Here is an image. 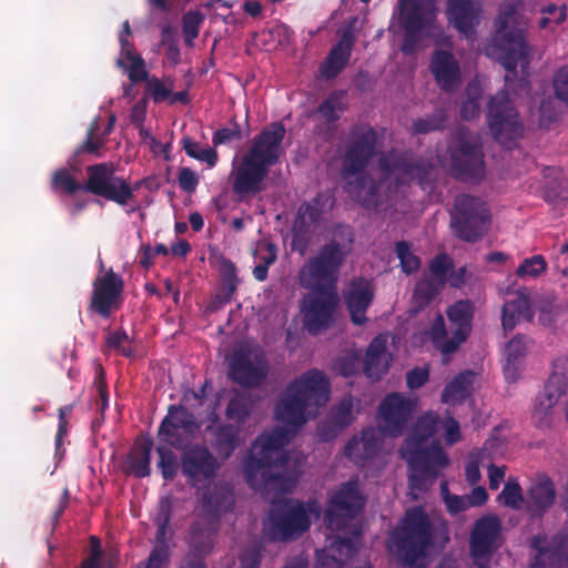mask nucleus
I'll use <instances>...</instances> for the list:
<instances>
[{
	"label": "nucleus",
	"mask_w": 568,
	"mask_h": 568,
	"mask_svg": "<svg viewBox=\"0 0 568 568\" xmlns=\"http://www.w3.org/2000/svg\"><path fill=\"white\" fill-rule=\"evenodd\" d=\"M547 268L546 260L542 255L537 254L525 258L516 270V275L520 278L537 277Z\"/></svg>",
	"instance_id": "864d4df0"
},
{
	"label": "nucleus",
	"mask_w": 568,
	"mask_h": 568,
	"mask_svg": "<svg viewBox=\"0 0 568 568\" xmlns=\"http://www.w3.org/2000/svg\"><path fill=\"white\" fill-rule=\"evenodd\" d=\"M450 173L460 181L480 180L485 164L480 139L466 128H459L448 144Z\"/></svg>",
	"instance_id": "1a4fd4ad"
},
{
	"label": "nucleus",
	"mask_w": 568,
	"mask_h": 568,
	"mask_svg": "<svg viewBox=\"0 0 568 568\" xmlns=\"http://www.w3.org/2000/svg\"><path fill=\"white\" fill-rule=\"evenodd\" d=\"M534 315L529 297L524 293H518L516 298L504 304L501 324L505 331H511L520 320L531 322Z\"/></svg>",
	"instance_id": "f704fd0d"
},
{
	"label": "nucleus",
	"mask_w": 568,
	"mask_h": 568,
	"mask_svg": "<svg viewBox=\"0 0 568 568\" xmlns=\"http://www.w3.org/2000/svg\"><path fill=\"white\" fill-rule=\"evenodd\" d=\"M487 124L494 139L507 149L523 136V124L509 94L501 90L493 95L488 103Z\"/></svg>",
	"instance_id": "9b49d317"
},
{
	"label": "nucleus",
	"mask_w": 568,
	"mask_h": 568,
	"mask_svg": "<svg viewBox=\"0 0 568 568\" xmlns=\"http://www.w3.org/2000/svg\"><path fill=\"white\" fill-rule=\"evenodd\" d=\"M378 168L385 181L394 180L397 185L417 181L423 187L428 181L432 170V165L424 160H417L395 151L383 154L378 160Z\"/></svg>",
	"instance_id": "4468645a"
},
{
	"label": "nucleus",
	"mask_w": 568,
	"mask_h": 568,
	"mask_svg": "<svg viewBox=\"0 0 568 568\" xmlns=\"http://www.w3.org/2000/svg\"><path fill=\"white\" fill-rule=\"evenodd\" d=\"M268 361L260 346H241L229 359V378L244 388H257L267 378Z\"/></svg>",
	"instance_id": "ddd939ff"
},
{
	"label": "nucleus",
	"mask_w": 568,
	"mask_h": 568,
	"mask_svg": "<svg viewBox=\"0 0 568 568\" xmlns=\"http://www.w3.org/2000/svg\"><path fill=\"white\" fill-rule=\"evenodd\" d=\"M181 144L182 149L190 158L205 162L210 168L216 165L219 155L214 149H201L200 144L190 136H183L181 140Z\"/></svg>",
	"instance_id": "a18cd8bd"
},
{
	"label": "nucleus",
	"mask_w": 568,
	"mask_h": 568,
	"mask_svg": "<svg viewBox=\"0 0 568 568\" xmlns=\"http://www.w3.org/2000/svg\"><path fill=\"white\" fill-rule=\"evenodd\" d=\"M378 136L368 124L354 125L348 134L342 158L341 175L345 181L344 191L365 209L381 204V182L363 174L377 152Z\"/></svg>",
	"instance_id": "f03ea898"
},
{
	"label": "nucleus",
	"mask_w": 568,
	"mask_h": 568,
	"mask_svg": "<svg viewBox=\"0 0 568 568\" xmlns=\"http://www.w3.org/2000/svg\"><path fill=\"white\" fill-rule=\"evenodd\" d=\"M363 507L364 501L357 484L349 480L342 484L329 498L324 513V523L328 529L337 532L346 530L345 535H336L334 544L338 551L345 548L347 557H352L357 551L361 541V528L353 520Z\"/></svg>",
	"instance_id": "0eeeda50"
},
{
	"label": "nucleus",
	"mask_w": 568,
	"mask_h": 568,
	"mask_svg": "<svg viewBox=\"0 0 568 568\" xmlns=\"http://www.w3.org/2000/svg\"><path fill=\"white\" fill-rule=\"evenodd\" d=\"M99 122L94 120L88 128L85 141L77 149V154L90 153L100 155V150L105 144V139L99 134Z\"/></svg>",
	"instance_id": "8fccbe9b"
},
{
	"label": "nucleus",
	"mask_w": 568,
	"mask_h": 568,
	"mask_svg": "<svg viewBox=\"0 0 568 568\" xmlns=\"http://www.w3.org/2000/svg\"><path fill=\"white\" fill-rule=\"evenodd\" d=\"M195 425L194 415L183 405H170L166 416L158 429V438L162 443L179 446L178 430L191 429Z\"/></svg>",
	"instance_id": "bb28decb"
},
{
	"label": "nucleus",
	"mask_w": 568,
	"mask_h": 568,
	"mask_svg": "<svg viewBox=\"0 0 568 568\" xmlns=\"http://www.w3.org/2000/svg\"><path fill=\"white\" fill-rule=\"evenodd\" d=\"M527 344L525 337L517 335L513 337L505 347L506 365L504 367L505 376L510 379V373L515 369L516 363L526 355Z\"/></svg>",
	"instance_id": "49530a36"
},
{
	"label": "nucleus",
	"mask_w": 568,
	"mask_h": 568,
	"mask_svg": "<svg viewBox=\"0 0 568 568\" xmlns=\"http://www.w3.org/2000/svg\"><path fill=\"white\" fill-rule=\"evenodd\" d=\"M453 268L452 258L446 253L437 254L429 262V275L433 278H440L446 284L447 273Z\"/></svg>",
	"instance_id": "13d9d810"
},
{
	"label": "nucleus",
	"mask_w": 568,
	"mask_h": 568,
	"mask_svg": "<svg viewBox=\"0 0 568 568\" xmlns=\"http://www.w3.org/2000/svg\"><path fill=\"white\" fill-rule=\"evenodd\" d=\"M399 22L404 29L400 50L413 54L422 40V32L436 20V0H399Z\"/></svg>",
	"instance_id": "f8f14e48"
},
{
	"label": "nucleus",
	"mask_w": 568,
	"mask_h": 568,
	"mask_svg": "<svg viewBox=\"0 0 568 568\" xmlns=\"http://www.w3.org/2000/svg\"><path fill=\"white\" fill-rule=\"evenodd\" d=\"M544 538L535 536L531 546L539 555H551L557 561L556 568H568V529L557 532L549 545H542Z\"/></svg>",
	"instance_id": "c9c22d12"
},
{
	"label": "nucleus",
	"mask_w": 568,
	"mask_h": 568,
	"mask_svg": "<svg viewBox=\"0 0 568 568\" xmlns=\"http://www.w3.org/2000/svg\"><path fill=\"white\" fill-rule=\"evenodd\" d=\"M354 403L352 396L344 397L333 406L327 418L318 426L317 435L323 442L334 439L344 428L354 420Z\"/></svg>",
	"instance_id": "cd10ccee"
},
{
	"label": "nucleus",
	"mask_w": 568,
	"mask_h": 568,
	"mask_svg": "<svg viewBox=\"0 0 568 568\" xmlns=\"http://www.w3.org/2000/svg\"><path fill=\"white\" fill-rule=\"evenodd\" d=\"M271 521L281 540H290L308 530L311 520L302 503L293 505L286 500L270 514Z\"/></svg>",
	"instance_id": "412c9836"
},
{
	"label": "nucleus",
	"mask_w": 568,
	"mask_h": 568,
	"mask_svg": "<svg viewBox=\"0 0 568 568\" xmlns=\"http://www.w3.org/2000/svg\"><path fill=\"white\" fill-rule=\"evenodd\" d=\"M124 281L122 276L109 268L103 275H98L92 282V293L88 308L102 318H110L123 303Z\"/></svg>",
	"instance_id": "2eb2a0df"
},
{
	"label": "nucleus",
	"mask_w": 568,
	"mask_h": 568,
	"mask_svg": "<svg viewBox=\"0 0 568 568\" xmlns=\"http://www.w3.org/2000/svg\"><path fill=\"white\" fill-rule=\"evenodd\" d=\"M400 455L412 470L427 474L430 479H435L439 474V469L449 464L447 454L436 439L428 446L423 444L400 447Z\"/></svg>",
	"instance_id": "aec40b11"
},
{
	"label": "nucleus",
	"mask_w": 568,
	"mask_h": 568,
	"mask_svg": "<svg viewBox=\"0 0 568 568\" xmlns=\"http://www.w3.org/2000/svg\"><path fill=\"white\" fill-rule=\"evenodd\" d=\"M556 97L568 104V64L561 67L554 77Z\"/></svg>",
	"instance_id": "774afa93"
},
{
	"label": "nucleus",
	"mask_w": 568,
	"mask_h": 568,
	"mask_svg": "<svg viewBox=\"0 0 568 568\" xmlns=\"http://www.w3.org/2000/svg\"><path fill=\"white\" fill-rule=\"evenodd\" d=\"M242 130L236 121L232 128H221L213 133L212 143L214 146L230 143L234 140H242Z\"/></svg>",
	"instance_id": "69168bd1"
},
{
	"label": "nucleus",
	"mask_w": 568,
	"mask_h": 568,
	"mask_svg": "<svg viewBox=\"0 0 568 568\" xmlns=\"http://www.w3.org/2000/svg\"><path fill=\"white\" fill-rule=\"evenodd\" d=\"M213 443L212 447L222 459L232 456L239 446V429L231 424H222L212 429Z\"/></svg>",
	"instance_id": "58836bf2"
},
{
	"label": "nucleus",
	"mask_w": 568,
	"mask_h": 568,
	"mask_svg": "<svg viewBox=\"0 0 568 568\" xmlns=\"http://www.w3.org/2000/svg\"><path fill=\"white\" fill-rule=\"evenodd\" d=\"M153 440L149 436L138 438L132 446L126 460V471L136 478H144L151 474V452Z\"/></svg>",
	"instance_id": "473e14b6"
},
{
	"label": "nucleus",
	"mask_w": 568,
	"mask_h": 568,
	"mask_svg": "<svg viewBox=\"0 0 568 568\" xmlns=\"http://www.w3.org/2000/svg\"><path fill=\"white\" fill-rule=\"evenodd\" d=\"M414 410V402L399 393L388 394L378 406V426L392 437L406 429Z\"/></svg>",
	"instance_id": "6ab92c4d"
},
{
	"label": "nucleus",
	"mask_w": 568,
	"mask_h": 568,
	"mask_svg": "<svg viewBox=\"0 0 568 568\" xmlns=\"http://www.w3.org/2000/svg\"><path fill=\"white\" fill-rule=\"evenodd\" d=\"M285 133L282 122H273L254 136L232 172V190L235 194L255 195L262 191L270 169L280 162Z\"/></svg>",
	"instance_id": "20e7f679"
},
{
	"label": "nucleus",
	"mask_w": 568,
	"mask_h": 568,
	"mask_svg": "<svg viewBox=\"0 0 568 568\" xmlns=\"http://www.w3.org/2000/svg\"><path fill=\"white\" fill-rule=\"evenodd\" d=\"M358 443L363 448L364 455L368 459H373L381 449V439L376 429L368 427L362 430Z\"/></svg>",
	"instance_id": "4d7b16f0"
},
{
	"label": "nucleus",
	"mask_w": 568,
	"mask_h": 568,
	"mask_svg": "<svg viewBox=\"0 0 568 568\" xmlns=\"http://www.w3.org/2000/svg\"><path fill=\"white\" fill-rule=\"evenodd\" d=\"M475 373L464 371L456 375L444 388L442 400L447 404L463 403L471 393Z\"/></svg>",
	"instance_id": "e433bc0d"
},
{
	"label": "nucleus",
	"mask_w": 568,
	"mask_h": 568,
	"mask_svg": "<svg viewBox=\"0 0 568 568\" xmlns=\"http://www.w3.org/2000/svg\"><path fill=\"white\" fill-rule=\"evenodd\" d=\"M444 281L425 275L415 286L414 302L418 307H425L444 288Z\"/></svg>",
	"instance_id": "79ce46f5"
},
{
	"label": "nucleus",
	"mask_w": 568,
	"mask_h": 568,
	"mask_svg": "<svg viewBox=\"0 0 568 568\" xmlns=\"http://www.w3.org/2000/svg\"><path fill=\"white\" fill-rule=\"evenodd\" d=\"M356 42L353 24L339 30V39L332 47L327 57L320 65V73L326 80L335 79L348 64Z\"/></svg>",
	"instance_id": "5701e85b"
},
{
	"label": "nucleus",
	"mask_w": 568,
	"mask_h": 568,
	"mask_svg": "<svg viewBox=\"0 0 568 568\" xmlns=\"http://www.w3.org/2000/svg\"><path fill=\"white\" fill-rule=\"evenodd\" d=\"M146 92L154 103H161L172 95V89L166 88L163 82L155 77L148 80Z\"/></svg>",
	"instance_id": "338daca9"
},
{
	"label": "nucleus",
	"mask_w": 568,
	"mask_h": 568,
	"mask_svg": "<svg viewBox=\"0 0 568 568\" xmlns=\"http://www.w3.org/2000/svg\"><path fill=\"white\" fill-rule=\"evenodd\" d=\"M219 526L220 524L196 515L195 521L191 525L189 536V545L197 557L196 559H202L213 550Z\"/></svg>",
	"instance_id": "2f4dec72"
},
{
	"label": "nucleus",
	"mask_w": 568,
	"mask_h": 568,
	"mask_svg": "<svg viewBox=\"0 0 568 568\" xmlns=\"http://www.w3.org/2000/svg\"><path fill=\"white\" fill-rule=\"evenodd\" d=\"M353 242L352 227L338 225L335 236L322 245L300 272L302 286L312 291L302 306L303 323L311 335L327 329L334 320L338 304L336 282Z\"/></svg>",
	"instance_id": "f257e3e1"
},
{
	"label": "nucleus",
	"mask_w": 568,
	"mask_h": 568,
	"mask_svg": "<svg viewBox=\"0 0 568 568\" xmlns=\"http://www.w3.org/2000/svg\"><path fill=\"white\" fill-rule=\"evenodd\" d=\"M233 505V493L225 487H215L203 494L199 501L196 515L220 524L222 514L232 509Z\"/></svg>",
	"instance_id": "c756f323"
},
{
	"label": "nucleus",
	"mask_w": 568,
	"mask_h": 568,
	"mask_svg": "<svg viewBox=\"0 0 568 568\" xmlns=\"http://www.w3.org/2000/svg\"><path fill=\"white\" fill-rule=\"evenodd\" d=\"M523 0H506L499 7L495 33L487 48V55L496 59L507 71L506 85L517 77V67H529L530 48L523 31L517 28V16Z\"/></svg>",
	"instance_id": "39448f33"
},
{
	"label": "nucleus",
	"mask_w": 568,
	"mask_h": 568,
	"mask_svg": "<svg viewBox=\"0 0 568 568\" xmlns=\"http://www.w3.org/2000/svg\"><path fill=\"white\" fill-rule=\"evenodd\" d=\"M87 180L83 184L78 182L70 171L65 168L55 170L52 173L50 186L55 193L72 195L78 191L91 193L100 196L106 195L110 190L105 184L104 166L102 163L87 166Z\"/></svg>",
	"instance_id": "f3484780"
},
{
	"label": "nucleus",
	"mask_w": 568,
	"mask_h": 568,
	"mask_svg": "<svg viewBox=\"0 0 568 568\" xmlns=\"http://www.w3.org/2000/svg\"><path fill=\"white\" fill-rule=\"evenodd\" d=\"M222 281V302L230 303L240 284L236 265L223 254L216 256Z\"/></svg>",
	"instance_id": "ea45409f"
},
{
	"label": "nucleus",
	"mask_w": 568,
	"mask_h": 568,
	"mask_svg": "<svg viewBox=\"0 0 568 568\" xmlns=\"http://www.w3.org/2000/svg\"><path fill=\"white\" fill-rule=\"evenodd\" d=\"M498 499L503 501V504L511 509H520L524 503L523 489L517 480L508 479L501 493L498 496Z\"/></svg>",
	"instance_id": "603ef678"
},
{
	"label": "nucleus",
	"mask_w": 568,
	"mask_h": 568,
	"mask_svg": "<svg viewBox=\"0 0 568 568\" xmlns=\"http://www.w3.org/2000/svg\"><path fill=\"white\" fill-rule=\"evenodd\" d=\"M536 307L540 325L549 327L556 323L559 311L558 306L552 301H540Z\"/></svg>",
	"instance_id": "680f3d73"
},
{
	"label": "nucleus",
	"mask_w": 568,
	"mask_h": 568,
	"mask_svg": "<svg viewBox=\"0 0 568 568\" xmlns=\"http://www.w3.org/2000/svg\"><path fill=\"white\" fill-rule=\"evenodd\" d=\"M490 212L487 204L470 194H459L454 200L450 212V226L460 240L475 243L488 231Z\"/></svg>",
	"instance_id": "9d476101"
},
{
	"label": "nucleus",
	"mask_w": 568,
	"mask_h": 568,
	"mask_svg": "<svg viewBox=\"0 0 568 568\" xmlns=\"http://www.w3.org/2000/svg\"><path fill=\"white\" fill-rule=\"evenodd\" d=\"M253 407L252 399L244 394L233 396L226 406V417L237 423H244L251 415Z\"/></svg>",
	"instance_id": "de8ad7c7"
},
{
	"label": "nucleus",
	"mask_w": 568,
	"mask_h": 568,
	"mask_svg": "<svg viewBox=\"0 0 568 568\" xmlns=\"http://www.w3.org/2000/svg\"><path fill=\"white\" fill-rule=\"evenodd\" d=\"M446 121V111L444 109H437L430 115L414 120L412 123V133L418 135L442 131L445 128Z\"/></svg>",
	"instance_id": "37998d69"
},
{
	"label": "nucleus",
	"mask_w": 568,
	"mask_h": 568,
	"mask_svg": "<svg viewBox=\"0 0 568 568\" xmlns=\"http://www.w3.org/2000/svg\"><path fill=\"white\" fill-rule=\"evenodd\" d=\"M430 72L438 87L446 91H454L460 82V68L449 51L437 49L430 58Z\"/></svg>",
	"instance_id": "a878e982"
},
{
	"label": "nucleus",
	"mask_w": 568,
	"mask_h": 568,
	"mask_svg": "<svg viewBox=\"0 0 568 568\" xmlns=\"http://www.w3.org/2000/svg\"><path fill=\"white\" fill-rule=\"evenodd\" d=\"M481 3L479 0H447L448 22L465 37H471L480 22Z\"/></svg>",
	"instance_id": "b1692460"
},
{
	"label": "nucleus",
	"mask_w": 568,
	"mask_h": 568,
	"mask_svg": "<svg viewBox=\"0 0 568 568\" xmlns=\"http://www.w3.org/2000/svg\"><path fill=\"white\" fill-rule=\"evenodd\" d=\"M329 382L318 369H310L292 382L275 407V418L300 427L329 399Z\"/></svg>",
	"instance_id": "423d86ee"
},
{
	"label": "nucleus",
	"mask_w": 568,
	"mask_h": 568,
	"mask_svg": "<svg viewBox=\"0 0 568 568\" xmlns=\"http://www.w3.org/2000/svg\"><path fill=\"white\" fill-rule=\"evenodd\" d=\"M334 200L331 191L317 193L311 201L303 202L298 206L295 220L308 226L318 224L326 210L333 206Z\"/></svg>",
	"instance_id": "72a5a7b5"
},
{
	"label": "nucleus",
	"mask_w": 568,
	"mask_h": 568,
	"mask_svg": "<svg viewBox=\"0 0 568 568\" xmlns=\"http://www.w3.org/2000/svg\"><path fill=\"white\" fill-rule=\"evenodd\" d=\"M220 467L209 448L199 444L186 448L181 457L182 473L192 484L213 479Z\"/></svg>",
	"instance_id": "4be33fe9"
},
{
	"label": "nucleus",
	"mask_w": 568,
	"mask_h": 568,
	"mask_svg": "<svg viewBox=\"0 0 568 568\" xmlns=\"http://www.w3.org/2000/svg\"><path fill=\"white\" fill-rule=\"evenodd\" d=\"M395 253L399 260L402 271L409 275L417 272L420 267V258L412 252L410 243L399 241L395 245Z\"/></svg>",
	"instance_id": "09e8293b"
},
{
	"label": "nucleus",
	"mask_w": 568,
	"mask_h": 568,
	"mask_svg": "<svg viewBox=\"0 0 568 568\" xmlns=\"http://www.w3.org/2000/svg\"><path fill=\"white\" fill-rule=\"evenodd\" d=\"M388 369L387 356H375L373 361H369L368 354L365 355L364 359V373L373 379L378 381L383 374Z\"/></svg>",
	"instance_id": "bf43d9fd"
},
{
	"label": "nucleus",
	"mask_w": 568,
	"mask_h": 568,
	"mask_svg": "<svg viewBox=\"0 0 568 568\" xmlns=\"http://www.w3.org/2000/svg\"><path fill=\"white\" fill-rule=\"evenodd\" d=\"M205 16L200 10H189L182 16V33L187 47H192L200 34Z\"/></svg>",
	"instance_id": "c03bdc74"
},
{
	"label": "nucleus",
	"mask_w": 568,
	"mask_h": 568,
	"mask_svg": "<svg viewBox=\"0 0 568 568\" xmlns=\"http://www.w3.org/2000/svg\"><path fill=\"white\" fill-rule=\"evenodd\" d=\"M449 322L456 326L455 329L466 334L471 332V323L475 314V306L470 300H459L446 311Z\"/></svg>",
	"instance_id": "a19ab883"
},
{
	"label": "nucleus",
	"mask_w": 568,
	"mask_h": 568,
	"mask_svg": "<svg viewBox=\"0 0 568 568\" xmlns=\"http://www.w3.org/2000/svg\"><path fill=\"white\" fill-rule=\"evenodd\" d=\"M500 532L501 521L497 516H481L474 523L469 536V552L474 565L488 568L493 554L499 547Z\"/></svg>",
	"instance_id": "dca6fc26"
},
{
	"label": "nucleus",
	"mask_w": 568,
	"mask_h": 568,
	"mask_svg": "<svg viewBox=\"0 0 568 568\" xmlns=\"http://www.w3.org/2000/svg\"><path fill=\"white\" fill-rule=\"evenodd\" d=\"M308 229V225L302 224L301 222L295 220L292 227V251H296L301 255H304L306 253L311 242Z\"/></svg>",
	"instance_id": "6e6d98bb"
},
{
	"label": "nucleus",
	"mask_w": 568,
	"mask_h": 568,
	"mask_svg": "<svg viewBox=\"0 0 568 568\" xmlns=\"http://www.w3.org/2000/svg\"><path fill=\"white\" fill-rule=\"evenodd\" d=\"M263 558L260 546H248L239 556V568H260Z\"/></svg>",
	"instance_id": "0e129e2a"
},
{
	"label": "nucleus",
	"mask_w": 568,
	"mask_h": 568,
	"mask_svg": "<svg viewBox=\"0 0 568 568\" xmlns=\"http://www.w3.org/2000/svg\"><path fill=\"white\" fill-rule=\"evenodd\" d=\"M440 490L447 507V510L452 515H456L463 510H466L470 506L468 505V499L466 496H458V495H449L447 484L442 483L440 484Z\"/></svg>",
	"instance_id": "e2e57ef3"
},
{
	"label": "nucleus",
	"mask_w": 568,
	"mask_h": 568,
	"mask_svg": "<svg viewBox=\"0 0 568 568\" xmlns=\"http://www.w3.org/2000/svg\"><path fill=\"white\" fill-rule=\"evenodd\" d=\"M374 295L373 285L365 277H355L351 281L344 294V302L355 325H364L367 322L366 312Z\"/></svg>",
	"instance_id": "393cba45"
},
{
	"label": "nucleus",
	"mask_w": 568,
	"mask_h": 568,
	"mask_svg": "<svg viewBox=\"0 0 568 568\" xmlns=\"http://www.w3.org/2000/svg\"><path fill=\"white\" fill-rule=\"evenodd\" d=\"M130 65L119 58L116 61L118 67L128 70V77L133 83H138L148 79V71L145 70V62L143 58H134L129 61Z\"/></svg>",
	"instance_id": "052dcab7"
},
{
	"label": "nucleus",
	"mask_w": 568,
	"mask_h": 568,
	"mask_svg": "<svg viewBox=\"0 0 568 568\" xmlns=\"http://www.w3.org/2000/svg\"><path fill=\"white\" fill-rule=\"evenodd\" d=\"M556 489L552 479L540 475L527 491L526 509L531 517L540 518L555 504Z\"/></svg>",
	"instance_id": "c85d7f7f"
},
{
	"label": "nucleus",
	"mask_w": 568,
	"mask_h": 568,
	"mask_svg": "<svg viewBox=\"0 0 568 568\" xmlns=\"http://www.w3.org/2000/svg\"><path fill=\"white\" fill-rule=\"evenodd\" d=\"M159 455L158 466L161 469V474L165 480H172L178 474L179 465L176 455L172 449L164 445L156 447Z\"/></svg>",
	"instance_id": "3c124183"
},
{
	"label": "nucleus",
	"mask_w": 568,
	"mask_h": 568,
	"mask_svg": "<svg viewBox=\"0 0 568 568\" xmlns=\"http://www.w3.org/2000/svg\"><path fill=\"white\" fill-rule=\"evenodd\" d=\"M433 524L420 506L405 510L397 527L388 537L389 551L405 566H414L418 559L426 556L433 545Z\"/></svg>",
	"instance_id": "6e6552de"
},
{
	"label": "nucleus",
	"mask_w": 568,
	"mask_h": 568,
	"mask_svg": "<svg viewBox=\"0 0 568 568\" xmlns=\"http://www.w3.org/2000/svg\"><path fill=\"white\" fill-rule=\"evenodd\" d=\"M102 165L104 166V175L106 176L105 184L111 193L101 195V197L112 201L120 206H125L130 202H133L135 200L134 192L141 187L143 181H136L131 185L128 180L115 174V169L112 163L102 162Z\"/></svg>",
	"instance_id": "7c9ffc66"
},
{
	"label": "nucleus",
	"mask_w": 568,
	"mask_h": 568,
	"mask_svg": "<svg viewBox=\"0 0 568 568\" xmlns=\"http://www.w3.org/2000/svg\"><path fill=\"white\" fill-rule=\"evenodd\" d=\"M439 422V417L433 412L420 415L402 447L426 444L436 434Z\"/></svg>",
	"instance_id": "4c0bfd02"
},
{
	"label": "nucleus",
	"mask_w": 568,
	"mask_h": 568,
	"mask_svg": "<svg viewBox=\"0 0 568 568\" xmlns=\"http://www.w3.org/2000/svg\"><path fill=\"white\" fill-rule=\"evenodd\" d=\"M568 388V357L562 356L554 361L552 373L547 379L544 390L535 402L534 418L539 426L548 425V416Z\"/></svg>",
	"instance_id": "a211bd4d"
},
{
	"label": "nucleus",
	"mask_w": 568,
	"mask_h": 568,
	"mask_svg": "<svg viewBox=\"0 0 568 568\" xmlns=\"http://www.w3.org/2000/svg\"><path fill=\"white\" fill-rule=\"evenodd\" d=\"M343 110V92L331 93L318 106V113L327 121L334 122L339 119L337 111Z\"/></svg>",
	"instance_id": "5fc2aeb1"
},
{
	"label": "nucleus",
	"mask_w": 568,
	"mask_h": 568,
	"mask_svg": "<svg viewBox=\"0 0 568 568\" xmlns=\"http://www.w3.org/2000/svg\"><path fill=\"white\" fill-rule=\"evenodd\" d=\"M291 442L290 432L276 426L260 434L244 460L247 485L256 491L284 489L287 483L288 455L283 448Z\"/></svg>",
	"instance_id": "7ed1b4c3"
}]
</instances>
